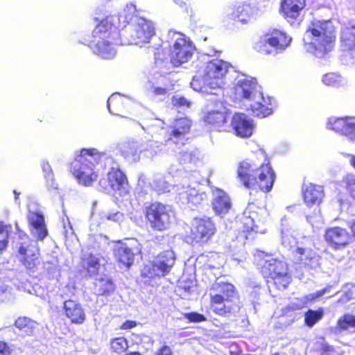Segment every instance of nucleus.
Here are the masks:
<instances>
[{
	"label": "nucleus",
	"instance_id": "f257e3e1",
	"mask_svg": "<svg viewBox=\"0 0 355 355\" xmlns=\"http://www.w3.org/2000/svg\"><path fill=\"white\" fill-rule=\"evenodd\" d=\"M306 33L311 38L309 42L304 43L306 50L315 57L324 58L334 49L337 27L332 19H312Z\"/></svg>",
	"mask_w": 355,
	"mask_h": 355
},
{
	"label": "nucleus",
	"instance_id": "f03ea898",
	"mask_svg": "<svg viewBox=\"0 0 355 355\" xmlns=\"http://www.w3.org/2000/svg\"><path fill=\"white\" fill-rule=\"evenodd\" d=\"M236 178L246 189L269 193L276 175L269 162L258 164L253 160L245 159L239 163Z\"/></svg>",
	"mask_w": 355,
	"mask_h": 355
},
{
	"label": "nucleus",
	"instance_id": "7ed1b4c3",
	"mask_svg": "<svg viewBox=\"0 0 355 355\" xmlns=\"http://www.w3.org/2000/svg\"><path fill=\"white\" fill-rule=\"evenodd\" d=\"M96 25L92 31L94 53L102 59L110 60L116 55L114 44L119 38V28L116 25L117 17L106 16L100 19H94Z\"/></svg>",
	"mask_w": 355,
	"mask_h": 355
},
{
	"label": "nucleus",
	"instance_id": "20e7f679",
	"mask_svg": "<svg viewBox=\"0 0 355 355\" xmlns=\"http://www.w3.org/2000/svg\"><path fill=\"white\" fill-rule=\"evenodd\" d=\"M107 159L105 153L96 148H82L70 163V172L79 184L92 187L98 178V172L94 170L95 165Z\"/></svg>",
	"mask_w": 355,
	"mask_h": 355
},
{
	"label": "nucleus",
	"instance_id": "39448f33",
	"mask_svg": "<svg viewBox=\"0 0 355 355\" xmlns=\"http://www.w3.org/2000/svg\"><path fill=\"white\" fill-rule=\"evenodd\" d=\"M256 266L264 279L278 290L286 289L292 281L286 261L274 257L272 254L259 251L255 255Z\"/></svg>",
	"mask_w": 355,
	"mask_h": 355
},
{
	"label": "nucleus",
	"instance_id": "423d86ee",
	"mask_svg": "<svg viewBox=\"0 0 355 355\" xmlns=\"http://www.w3.org/2000/svg\"><path fill=\"white\" fill-rule=\"evenodd\" d=\"M217 288L218 293L210 295L209 306L212 312L222 318L235 317L242 306L236 288L227 282L218 283Z\"/></svg>",
	"mask_w": 355,
	"mask_h": 355
},
{
	"label": "nucleus",
	"instance_id": "0eeeda50",
	"mask_svg": "<svg viewBox=\"0 0 355 355\" xmlns=\"http://www.w3.org/2000/svg\"><path fill=\"white\" fill-rule=\"evenodd\" d=\"M143 214L146 225L153 232H165L172 224L171 211L166 205L161 202H151L145 205Z\"/></svg>",
	"mask_w": 355,
	"mask_h": 355
},
{
	"label": "nucleus",
	"instance_id": "6e6552de",
	"mask_svg": "<svg viewBox=\"0 0 355 355\" xmlns=\"http://www.w3.org/2000/svg\"><path fill=\"white\" fill-rule=\"evenodd\" d=\"M100 189L105 193L125 196L130 193V184L125 173L119 168L112 167L98 181Z\"/></svg>",
	"mask_w": 355,
	"mask_h": 355
},
{
	"label": "nucleus",
	"instance_id": "1a4fd4ad",
	"mask_svg": "<svg viewBox=\"0 0 355 355\" xmlns=\"http://www.w3.org/2000/svg\"><path fill=\"white\" fill-rule=\"evenodd\" d=\"M291 42V37L286 32L274 28L255 42L253 47L259 53L270 55L272 53L270 48L276 53L282 52L290 45Z\"/></svg>",
	"mask_w": 355,
	"mask_h": 355
},
{
	"label": "nucleus",
	"instance_id": "9d476101",
	"mask_svg": "<svg viewBox=\"0 0 355 355\" xmlns=\"http://www.w3.org/2000/svg\"><path fill=\"white\" fill-rule=\"evenodd\" d=\"M175 261V255L172 250H164L159 252L153 261L144 266L141 276L150 279L164 277L170 273Z\"/></svg>",
	"mask_w": 355,
	"mask_h": 355
},
{
	"label": "nucleus",
	"instance_id": "9b49d317",
	"mask_svg": "<svg viewBox=\"0 0 355 355\" xmlns=\"http://www.w3.org/2000/svg\"><path fill=\"white\" fill-rule=\"evenodd\" d=\"M230 64L222 60L213 59L205 63L201 76L204 87L221 88L225 84V76Z\"/></svg>",
	"mask_w": 355,
	"mask_h": 355
},
{
	"label": "nucleus",
	"instance_id": "f8f14e48",
	"mask_svg": "<svg viewBox=\"0 0 355 355\" xmlns=\"http://www.w3.org/2000/svg\"><path fill=\"white\" fill-rule=\"evenodd\" d=\"M21 239L18 248L19 261L28 274L35 273L42 263L40 248L26 234Z\"/></svg>",
	"mask_w": 355,
	"mask_h": 355
},
{
	"label": "nucleus",
	"instance_id": "ddd939ff",
	"mask_svg": "<svg viewBox=\"0 0 355 355\" xmlns=\"http://www.w3.org/2000/svg\"><path fill=\"white\" fill-rule=\"evenodd\" d=\"M194 46L191 41L184 35L176 33L168 47V58L171 64L175 67L187 62L192 57Z\"/></svg>",
	"mask_w": 355,
	"mask_h": 355
},
{
	"label": "nucleus",
	"instance_id": "4468645a",
	"mask_svg": "<svg viewBox=\"0 0 355 355\" xmlns=\"http://www.w3.org/2000/svg\"><path fill=\"white\" fill-rule=\"evenodd\" d=\"M216 232V225L210 218H195L187 238L191 244H205Z\"/></svg>",
	"mask_w": 355,
	"mask_h": 355
},
{
	"label": "nucleus",
	"instance_id": "2eb2a0df",
	"mask_svg": "<svg viewBox=\"0 0 355 355\" xmlns=\"http://www.w3.org/2000/svg\"><path fill=\"white\" fill-rule=\"evenodd\" d=\"M129 32L128 43L140 46L148 43L155 34L152 21L140 17H135L129 27Z\"/></svg>",
	"mask_w": 355,
	"mask_h": 355
},
{
	"label": "nucleus",
	"instance_id": "dca6fc26",
	"mask_svg": "<svg viewBox=\"0 0 355 355\" xmlns=\"http://www.w3.org/2000/svg\"><path fill=\"white\" fill-rule=\"evenodd\" d=\"M192 121L188 117H179L174 120L170 126L171 131L168 134L166 144L183 146L188 141V135L190 133Z\"/></svg>",
	"mask_w": 355,
	"mask_h": 355
},
{
	"label": "nucleus",
	"instance_id": "f3484780",
	"mask_svg": "<svg viewBox=\"0 0 355 355\" xmlns=\"http://www.w3.org/2000/svg\"><path fill=\"white\" fill-rule=\"evenodd\" d=\"M257 80L254 78L244 77L239 79L232 88L231 96L234 102L250 100L256 91Z\"/></svg>",
	"mask_w": 355,
	"mask_h": 355
},
{
	"label": "nucleus",
	"instance_id": "a211bd4d",
	"mask_svg": "<svg viewBox=\"0 0 355 355\" xmlns=\"http://www.w3.org/2000/svg\"><path fill=\"white\" fill-rule=\"evenodd\" d=\"M324 237L329 245L336 250L345 248L352 243L347 230L338 226L327 228Z\"/></svg>",
	"mask_w": 355,
	"mask_h": 355
},
{
	"label": "nucleus",
	"instance_id": "6ab92c4d",
	"mask_svg": "<svg viewBox=\"0 0 355 355\" xmlns=\"http://www.w3.org/2000/svg\"><path fill=\"white\" fill-rule=\"evenodd\" d=\"M230 125L234 135L241 138H249L253 134L252 121L243 113H235L232 117Z\"/></svg>",
	"mask_w": 355,
	"mask_h": 355
},
{
	"label": "nucleus",
	"instance_id": "aec40b11",
	"mask_svg": "<svg viewBox=\"0 0 355 355\" xmlns=\"http://www.w3.org/2000/svg\"><path fill=\"white\" fill-rule=\"evenodd\" d=\"M229 112L225 107L211 110L203 117L204 121L217 131H225L229 127Z\"/></svg>",
	"mask_w": 355,
	"mask_h": 355
},
{
	"label": "nucleus",
	"instance_id": "412c9836",
	"mask_svg": "<svg viewBox=\"0 0 355 355\" xmlns=\"http://www.w3.org/2000/svg\"><path fill=\"white\" fill-rule=\"evenodd\" d=\"M305 6V0H282L280 12L287 21L294 23Z\"/></svg>",
	"mask_w": 355,
	"mask_h": 355
},
{
	"label": "nucleus",
	"instance_id": "4be33fe9",
	"mask_svg": "<svg viewBox=\"0 0 355 355\" xmlns=\"http://www.w3.org/2000/svg\"><path fill=\"white\" fill-rule=\"evenodd\" d=\"M63 313L71 324H82L86 320V313L82 305L76 300H67L63 303Z\"/></svg>",
	"mask_w": 355,
	"mask_h": 355
},
{
	"label": "nucleus",
	"instance_id": "5701e85b",
	"mask_svg": "<svg viewBox=\"0 0 355 355\" xmlns=\"http://www.w3.org/2000/svg\"><path fill=\"white\" fill-rule=\"evenodd\" d=\"M302 197L304 203L308 207L318 206L324 197V190L322 186L313 183L304 184L302 187Z\"/></svg>",
	"mask_w": 355,
	"mask_h": 355
},
{
	"label": "nucleus",
	"instance_id": "b1692460",
	"mask_svg": "<svg viewBox=\"0 0 355 355\" xmlns=\"http://www.w3.org/2000/svg\"><path fill=\"white\" fill-rule=\"evenodd\" d=\"M211 207L216 215H225L232 207L231 200L223 190L216 189L213 191Z\"/></svg>",
	"mask_w": 355,
	"mask_h": 355
},
{
	"label": "nucleus",
	"instance_id": "393cba45",
	"mask_svg": "<svg viewBox=\"0 0 355 355\" xmlns=\"http://www.w3.org/2000/svg\"><path fill=\"white\" fill-rule=\"evenodd\" d=\"M340 48L351 57L355 56V26H346L341 32Z\"/></svg>",
	"mask_w": 355,
	"mask_h": 355
},
{
	"label": "nucleus",
	"instance_id": "a878e982",
	"mask_svg": "<svg viewBox=\"0 0 355 355\" xmlns=\"http://www.w3.org/2000/svg\"><path fill=\"white\" fill-rule=\"evenodd\" d=\"M39 324L32 318L27 316L18 317L14 326L24 337H32L36 335Z\"/></svg>",
	"mask_w": 355,
	"mask_h": 355
},
{
	"label": "nucleus",
	"instance_id": "bb28decb",
	"mask_svg": "<svg viewBox=\"0 0 355 355\" xmlns=\"http://www.w3.org/2000/svg\"><path fill=\"white\" fill-rule=\"evenodd\" d=\"M114 255L116 261L126 268H130L134 263L135 254L132 250L125 243H121L114 250Z\"/></svg>",
	"mask_w": 355,
	"mask_h": 355
},
{
	"label": "nucleus",
	"instance_id": "cd10ccee",
	"mask_svg": "<svg viewBox=\"0 0 355 355\" xmlns=\"http://www.w3.org/2000/svg\"><path fill=\"white\" fill-rule=\"evenodd\" d=\"M30 225L35 230L37 240H43L47 236V229L43 216L35 211L30 212L28 216Z\"/></svg>",
	"mask_w": 355,
	"mask_h": 355
},
{
	"label": "nucleus",
	"instance_id": "c85d7f7f",
	"mask_svg": "<svg viewBox=\"0 0 355 355\" xmlns=\"http://www.w3.org/2000/svg\"><path fill=\"white\" fill-rule=\"evenodd\" d=\"M80 264L89 275H96L100 267L98 259L92 253L83 255L80 259Z\"/></svg>",
	"mask_w": 355,
	"mask_h": 355
},
{
	"label": "nucleus",
	"instance_id": "c756f323",
	"mask_svg": "<svg viewBox=\"0 0 355 355\" xmlns=\"http://www.w3.org/2000/svg\"><path fill=\"white\" fill-rule=\"evenodd\" d=\"M297 263L302 265H309L316 257V253L312 250L304 247H297L293 252Z\"/></svg>",
	"mask_w": 355,
	"mask_h": 355
},
{
	"label": "nucleus",
	"instance_id": "7c9ffc66",
	"mask_svg": "<svg viewBox=\"0 0 355 355\" xmlns=\"http://www.w3.org/2000/svg\"><path fill=\"white\" fill-rule=\"evenodd\" d=\"M351 118L350 116H346L329 120L328 122L329 129L347 136Z\"/></svg>",
	"mask_w": 355,
	"mask_h": 355
},
{
	"label": "nucleus",
	"instance_id": "2f4dec72",
	"mask_svg": "<svg viewBox=\"0 0 355 355\" xmlns=\"http://www.w3.org/2000/svg\"><path fill=\"white\" fill-rule=\"evenodd\" d=\"M95 289L98 295L107 296L114 291L115 285L110 279L101 277L95 284Z\"/></svg>",
	"mask_w": 355,
	"mask_h": 355
},
{
	"label": "nucleus",
	"instance_id": "473e14b6",
	"mask_svg": "<svg viewBox=\"0 0 355 355\" xmlns=\"http://www.w3.org/2000/svg\"><path fill=\"white\" fill-rule=\"evenodd\" d=\"M110 345L111 352L117 355L124 354L129 347L128 341L123 336H119L111 339Z\"/></svg>",
	"mask_w": 355,
	"mask_h": 355
},
{
	"label": "nucleus",
	"instance_id": "72a5a7b5",
	"mask_svg": "<svg viewBox=\"0 0 355 355\" xmlns=\"http://www.w3.org/2000/svg\"><path fill=\"white\" fill-rule=\"evenodd\" d=\"M251 15V8L249 5L242 4L235 7L232 12V17L234 20L243 24L248 22Z\"/></svg>",
	"mask_w": 355,
	"mask_h": 355
},
{
	"label": "nucleus",
	"instance_id": "f704fd0d",
	"mask_svg": "<svg viewBox=\"0 0 355 355\" xmlns=\"http://www.w3.org/2000/svg\"><path fill=\"white\" fill-rule=\"evenodd\" d=\"M336 327L340 331L355 328V315L349 313L343 314L338 319Z\"/></svg>",
	"mask_w": 355,
	"mask_h": 355
},
{
	"label": "nucleus",
	"instance_id": "c9c22d12",
	"mask_svg": "<svg viewBox=\"0 0 355 355\" xmlns=\"http://www.w3.org/2000/svg\"><path fill=\"white\" fill-rule=\"evenodd\" d=\"M324 315L322 308L317 310L309 309L304 313V324L309 327H312L317 322L320 320Z\"/></svg>",
	"mask_w": 355,
	"mask_h": 355
},
{
	"label": "nucleus",
	"instance_id": "e433bc0d",
	"mask_svg": "<svg viewBox=\"0 0 355 355\" xmlns=\"http://www.w3.org/2000/svg\"><path fill=\"white\" fill-rule=\"evenodd\" d=\"M121 155L132 162H137L139 159V153L135 145L128 144L124 145L121 150Z\"/></svg>",
	"mask_w": 355,
	"mask_h": 355
},
{
	"label": "nucleus",
	"instance_id": "4c0bfd02",
	"mask_svg": "<svg viewBox=\"0 0 355 355\" xmlns=\"http://www.w3.org/2000/svg\"><path fill=\"white\" fill-rule=\"evenodd\" d=\"M252 114L257 117H266L272 113L271 108L259 102H255L250 105Z\"/></svg>",
	"mask_w": 355,
	"mask_h": 355
},
{
	"label": "nucleus",
	"instance_id": "58836bf2",
	"mask_svg": "<svg viewBox=\"0 0 355 355\" xmlns=\"http://www.w3.org/2000/svg\"><path fill=\"white\" fill-rule=\"evenodd\" d=\"M9 227V226L0 223V251L3 250L7 247Z\"/></svg>",
	"mask_w": 355,
	"mask_h": 355
},
{
	"label": "nucleus",
	"instance_id": "ea45409f",
	"mask_svg": "<svg viewBox=\"0 0 355 355\" xmlns=\"http://www.w3.org/2000/svg\"><path fill=\"white\" fill-rule=\"evenodd\" d=\"M306 305V301L302 298H296V302L288 304L283 309L284 313L301 310Z\"/></svg>",
	"mask_w": 355,
	"mask_h": 355
},
{
	"label": "nucleus",
	"instance_id": "a19ab883",
	"mask_svg": "<svg viewBox=\"0 0 355 355\" xmlns=\"http://www.w3.org/2000/svg\"><path fill=\"white\" fill-rule=\"evenodd\" d=\"M183 317L187 319L189 322L192 323H199L207 320V318L203 314L195 311L184 313Z\"/></svg>",
	"mask_w": 355,
	"mask_h": 355
},
{
	"label": "nucleus",
	"instance_id": "79ce46f5",
	"mask_svg": "<svg viewBox=\"0 0 355 355\" xmlns=\"http://www.w3.org/2000/svg\"><path fill=\"white\" fill-rule=\"evenodd\" d=\"M340 77L334 73H327L323 76L322 82L329 86H337L340 84Z\"/></svg>",
	"mask_w": 355,
	"mask_h": 355
},
{
	"label": "nucleus",
	"instance_id": "37998d69",
	"mask_svg": "<svg viewBox=\"0 0 355 355\" xmlns=\"http://www.w3.org/2000/svg\"><path fill=\"white\" fill-rule=\"evenodd\" d=\"M172 104L177 107L190 106V102L184 96H173L171 98Z\"/></svg>",
	"mask_w": 355,
	"mask_h": 355
},
{
	"label": "nucleus",
	"instance_id": "c03bdc74",
	"mask_svg": "<svg viewBox=\"0 0 355 355\" xmlns=\"http://www.w3.org/2000/svg\"><path fill=\"white\" fill-rule=\"evenodd\" d=\"M317 351L319 355H331L335 352V349L327 343H322Z\"/></svg>",
	"mask_w": 355,
	"mask_h": 355
},
{
	"label": "nucleus",
	"instance_id": "a18cd8bd",
	"mask_svg": "<svg viewBox=\"0 0 355 355\" xmlns=\"http://www.w3.org/2000/svg\"><path fill=\"white\" fill-rule=\"evenodd\" d=\"M42 171L44 174V177L46 179L51 180L53 177V172L49 162L43 161L41 164Z\"/></svg>",
	"mask_w": 355,
	"mask_h": 355
},
{
	"label": "nucleus",
	"instance_id": "49530a36",
	"mask_svg": "<svg viewBox=\"0 0 355 355\" xmlns=\"http://www.w3.org/2000/svg\"><path fill=\"white\" fill-rule=\"evenodd\" d=\"M345 188L352 195L355 193V178L353 177H347L344 180Z\"/></svg>",
	"mask_w": 355,
	"mask_h": 355
},
{
	"label": "nucleus",
	"instance_id": "de8ad7c7",
	"mask_svg": "<svg viewBox=\"0 0 355 355\" xmlns=\"http://www.w3.org/2000/svg\"><path fill=\"white\" fill-rule=\"evenodd\" d=\"M103 218L114 223H121L124 218V215L121 211H116L105 215Z\"/></svg>",
	"mask_w": 355,
	"mask_h": 355
},
{
	"label": "nucleus",
	"instance_id": "09e8293b",
	"mask_svg": "<svg viewBox=\"0 0 355 355\" xmlns=\"http://www.w3.org/2000/svg\"><path fill=\"white\" fill-rule=\"evenodd\" d=\"M347 137L352 141H355V117L351 118L349 126L347 132Z\"/></svg>",
	"mask_w": 355,
	"mask_h": 355
},
{
	"label": "nucleus",
	"instance_id": "8fccbe9b",
	"mask_svg": "<svg viewBox=\"0 0 355 355\" xmlns=\"http://www.w3.org/2000/svg\"><path fill=\"white\" fill-rule=\"evenodd\" d=\"M139 322L135 320H127L124 321L119 327L121 330H130L138 325Z\"/></svg>",
	"mask_w": 355,
	"mask_h": 355
},
{
	"label": "nucleus",
	"instance_id": "3c124183",
	"mask_svg": "<svg viewBox=\"0 0 355 355\" xmlns=\"http://www.w3.org/2000/svg\"><path fill=\"white\" fill-rule=\"evenodd\" d=\"M153 54L155 61H163L165 58L164 49L161 46L154 49Z\"/></svg>",
	"mask_w": 355,
	"mask_h": 355
},
{
	"label": "nucleus",
	"instance_id": "603ef678",
	"mask_svg": "<svg viewBox=\"0 0 355 355\" xmlns=\"http://www.w3.org/2000/svg\"><path fill=\"white\" fill-rule=\"evenodd\" d=\"M151 94L154 96H165L168 90L164 87H152L150 89Z\"/></svg>",
	"mask_w": 355,
	"mask_h": 355
},
{
	"label": "nucleus",
	"instance_id": "864d4df0",
	"mask_svg": "<svg viewBox=\"0 0 355 355\" xmlns=\"http://www.w3.org/2000/svg\"><path fill=\"white\" fill-rule=\"evenodd\" d=\"M154 355H173V352L169 346L164 345L157 349Z\"/></svg>",
	"mask_w": 355,
	"mask_h": 355
},
{
	"label": "nucleus",
	"instance_id": "5fc2aeb1",
	"mask_svg": "<svg viewBox=\"0 0 355 355\" xmlns=\"http://www.w3.org/2000/svg\"><path fill=\"white\" fill-rule=\"evenodd\" d=\"M12 349L7 343L0 340V354L1 355H10Z\"/></svg>",
	"mask_w": 355,
	"mask_h": 355
},
{
	"label": "nucleus",
	"instance_id": "6e6d98bb",
	"mask_svg": "<svg viewBox=\"0 0 355 355\" xmlns=\"http://www.w3.org/2000/svg\"><path fill=\"white\" fill-rule=\"evenodd\" d=\"M347 227L349 230V236L350 241H355V219H352L347 223Z\"/></svg>",
	"mask_w": 355,
	"mask_h": 355
},
{
	"label": "nucleus",
	"instance_id": "4d7b16f0",
	"mask_svg": "<svg viewBox=\"0 0 355 355\" xmlns=\"http://www.w3.org/2000/svg\"><path fill=\"white\" fill-rule=\"evenodd\" d=\"M327 291H328V289L327 288H325L321 289L320 291H318L314 293H311L308 297L309 300L311 301L315 300L316 299L320 298L322 296H323Z\"/></svg>",
	"mask_w": 355,
	"mask_h": 355
},
{
	"label": "nucleus",
	"instance_id": "13d9d810",
	"mask_svg": "<svg viewBox=\"0 0 355 355\" xmlns=\"http://www.w3.org/2000/svg\"><path fill=\"white\" fill-rule=\"evenodd\" d=\"M350 164L355 169V155H352L350 158Z\"/></svg>",
	"mask_w": 355,
	"mask_h": 355
},
{
	"label": "nucleus",
	"instance_id": "bf43d9fd",
	"mask_svg": "<svg viewBox=\"0 0 355 355\" xmlns=\"http://www.w3.org/2000/svg\"><path fill=\"white\" fill-rule=\"evenodd\" d=\"M123 355H142V354H141L140 352H129V353H125Z\"/></svg>",
	"mask_w": 355,
	"mask_h": 355
},
{
	"label": "nucleus",
	"instance_id": "052dcab7",
	"mask_svg": "<svg viewBox=\"0 0 355 355\" xmlns=\"http://www.w3.org/2000/svg\"><path fill=\"white\" fill-rule=\"evenodd\" d=\"M198 81H199V79H198V78H196V79L193 78V79L192 80L191 85H196Z\"/></svg>",
	"mask_w": 355,
	"mask_h": 355
},
{
	"label": "nucleus",
	"instance_id": "680f3d73",
	"mask_svg": "<svg viewBox=\"0 0 355 355\" xmlns=\"http://www.w3.org/2000/svg\"><path fill=\"white\" fill-rule=\"evenodd\" d=\"M13 192H14L15 196V200H17L18 197H19V193H17L16 190H14Z\"/></svg>",
	"mask_w": 355,
	"mask_h": 355
},
{
	"label": "nucleus",
	"instance_id": "e2e57ef3",
	"mask_svg": "<svg viewBox=\"0 0 355 355\" xmlns=\"http://www.w3.org/2000/svg\"><path fill=\"white\" fill-rule=\"evenodd\" d=\"M271 355H281L279 352H275L274 354H272Z\"/></svg>",
	"mask_w": 355,
	"mask_h": 355
},
{
	"label": "nucleus",
	"instance_id": "0e129e2a",
	"mask_svg": "<svg viewBox=\"0 0 355 355\" xmlns=\"http://www.w3.org/2000/svg\"><path fill=\"white\" fill-rule=\"evenodd\" d=\"M183 288H184V291H189V288H186V287H184Z\"/></svg>",
	"mask_w": 355,
	"mask_h": 355
},
{
	"label": "nucleus",
	"instance_id": "69168bd1",
	"mask_svg": "<svg viewBox=\"0 0 355 355\" xmlns=\"http://www.w3.org/2000/svg\"><path fill=\"white\" fill-rule=\"evenodd\" d=\"M198 89H199L200 90H202V87H200Z\"/></svg>",
	"mask_w": 355,
	"mask_h": 355
},
{
	"label": "nucleus",
	"instance_id": "338daca9",
	"mask_svg": "<svg viewBox=\"0 0 355 355\" xmlns=\"http://www.w3.org/2000/svg\"><path fill=\"white\" fill-rule=\"evenodd\" d=\"M109 105H110V103H109V101H108V102H107V106L109 107Z\"/></svg>",
	"mask_w": 355,
	"mask_h": 355
}]
</instances>
